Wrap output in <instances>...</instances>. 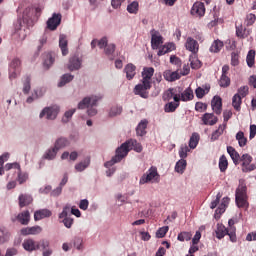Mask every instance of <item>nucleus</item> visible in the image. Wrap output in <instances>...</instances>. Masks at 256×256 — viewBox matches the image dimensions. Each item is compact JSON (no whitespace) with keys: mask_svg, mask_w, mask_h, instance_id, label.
Listing matches in <instances>:
<instances>
[{"mask_svg":"<svg viewBox=\"0 0 256 256\" xmlns=\"http://www.w3.org/2000/svg\"><path fill=\"white\" fill-rule=\"evenodd\" d=\"M134 150L136 153L143 151V146L137 140L130 139L122 143L115 151V156L111 160L104 163V167H113L116 163H121L125 159L126 155H129V151Z\"/></svg>","mask_w":256,"mask_h":256,"instance_id":"f257e3e1","label":"nucleus"},{"mask_svg":"<svg viewBox=\"0 0 256 256\" xmlns=\"http://www.w3.org/2000/svg\"><path fill=\"white\" fill-rule=\"evenodd\" d=\"M235 201L237 207H247V185L243 180L239 181V185L235 192Z\"/></svg>","mask_w":256,"mask_h":256,"instance_id":"f03ea898","label":"nucleus"},{"mask_svg":"<svg viewBox=\"0 0 256 256\" xmlns=\"http://www.w3.org/2000/svg\"><path fill=\"white\" fill-rule=\"evenodd\" d=\"M145 183H159V172H157V167H151L148 171L142 175L139 180L140 185H145Z\"/></svg>","mask_w":256,"mask_h":256,"instance_id":"7ed1b4c3","label":"nucleus"},{"mask_svg":"<svg viewBox=\"0 0 256 256\" xmlns=\"http://www.w3.org/2000/svg\"><path fill=\"white\" fill-rule=\"evenodd\" d=\"M215 233H216L217 239H223L225 235H228L232 243H237V234L235 233V229H233L232 231H229L225 227V225L218 223L216 226Z\"/></svg>","mask_w":256,"mask_h":256,"instance_id":"20e7f679","label":"nucleus"},{"mask_svg":"<svg viewBox=\"0 0 256 256\" xmlns=\"http://www.w3.org/2000/svg\"><path fill=\"white\" fill-rule=\"evenodd\" d=\"M60 108L57 105L48 106L42 109L39 114L40 119L46 117L48 121H55L57 119V115H59Z\"/></svg>","mask_w":256,"mask_h":256,"instance_id":"39448f33","label":"nucleus"},{"mask_svg":"<svg viewBox=\"0 0 256 256\" xmlns=\"http://www.w3.org/2000/svg\"><path fill=\"white\" fill-rule=\"evenodd\" d=\"M99 101H101V96H97V95L86 96L78 103V109H87L89 107H97V103H99Z\"/></svg>","mask_w":256,"mask_h":256,"instance_id":"423d86ee","label":"nucleus"},{"mask_svg":"<svg viewBox=\"0 0 256 256\" xmlns=\"http://www.w3.org/2000/svg\"><path fill=\"white\" fill-rule=\"evenodd\" d=\"M21 75V60L19 58H14L9 64V79H17Z\"/></svg>","mask_w":256,"mask_h":256,"instance_id":"0eeeda50","label":"nucleus"},{"mask_svg":"<svg viewBox=\"0 0 256 256\" xmlns=\"http://www.w3.org/2000/svg\"><path fill=\"white\" fill-rule=\"evenodd\" d=\"M149 89H151V82L142 81V83L135 86L134 94L139 95L142 99H147L149 97V93L147 92Z\"/></svg>","mask_w":256,"mask_h":256,"instance_id":"6e6552de","label":"nucleus"},{"mask_svg":"<svg viewBox=\"0 0 256 256\" xmlns=\"http://www.w3.org/2000/svg\"><path fill=\"white\" fill-rule=\"evenodd\" d=\"M181 87L169 88L163 95L164 101L174 99L175 103H179V95H181Z\"/></svg>","mask_w":256,"mask_h":256,"instance_id":"1a4fd4ad","label":"nucleus"},{"mask_svg":"<svg viewBox=\"0 0 256 256\" xmlns=\"http://www.w3.org/2000/svg\"><path fill=\"white\" fill-rule=\"evenodd\" d=\"M37 249L42 250V256H52L53 249H51V242L48 239H41L36 243Z\"/></svg>","mask_w":256,"mask_h":256,"instance_id":"9d476101","label":"nucleus"},{"mask_svg":"<svg viewBox=\"0 0 256 256\" xmlns=\"http://www.w3.org/2000/svg\"><path fill=\"white\" fill-rule=\"evenodd\" d=\"M83 65V59H81L79 56L74 55L69 58L67 69L70 71H79Z\"/></svg>","mask_w":256,"mask_h":256,"instance_id":"9b49d317","label":"nucleus"},{"mask_svg":"<svg viewBox=\"0 0 256 256\" xmlns=\"http://www.w3.org/2000/svg\"><path fill=\"white\" fill-rule=\"evenodd\" d=\"M61 14L54 13L47 21V27L50 31H55L61 25Z\"/></svg>","mask_w":256,"mask_h":256,"instance_id":"f8f14e48","label":"nucleus"},{"mask_svg":"<svg viewBox=\"0 0 256 256\" xmlns=\"http://www.w3.org/2000/svg\"><path fill=\"white\" fill-rule=\"evenodd\" d=\"M185 47L187 51L192 53V55H197V53H199V42L191 37L186 39Z\"/></svg>","mask_w":256,"mask_h":256,"instance_id":"ddd939ff","label":"nucleus"},{"mask_svg":"<svg viewBox=\"0 0 256 256\" xmlns=\"http://www.w3.org/2000/svg\"><path fill=\"white\" fill-rule=\"evenodd\" d=\"M31 219V214H29V210H26L17 216H14L11 218L12 223H15V221H19L21 225H29V221Z\"/></svg>","mask_w":256,"mask_h":256,"instance_id":"4468645a","label":"nucleus"},{"mask_svg":"<svg viewBox=\"0 0 256 256\" xmlns=\"http://www.w3.org/2000/svg\"><path fill=\"white\" fill-rule=\"evenodd\" d=\"M191 15L194 17H203L205 15V4L203 2H196L191 8Z\"/></svg>","mask_w":256,"mask_h":256,"instance_id":"2eb2a0df","label":"nucleus"},{"mask_svg":"<svg viewBox=\"0 0 256 256\" xmlns=\"http://www.w3.org/2000/svg\"><path fill=\"white\" fill-rule=\"evenodd\" d=\"M69 42L67 41V36L65 34H60L59 36V48L63 57L69 55Z\"/></svg>","mask_w":256,"mask_h":256,"instance_id":"dca6fc26","label":"nucleus"},{"mask_svg":"<svg viewBox=\"0 0 256 256\" xmlns=\"http://www.w3.org/2000/svg\"><path fill=\"white\" fill-rule=\"evenodd\" d=\"M195 98V94H193V89L191 87L186 88L183 91V88H181V93L179 94V101H193Z\"/></svg>","mask_w":256,"mask_h":256,"instance_id":"f3484780","label":"nucleus"},{"mask_svg":"<svg viewBox=\"0 0 256 256\" xmlns=\"http://www.w3.org/2000/svg\"><path fill=\"white\" fill-rule=\"evenodd\" d=\"M58 153L59 151L54 146H51L45 150L44 154L42 155V159H45L46 161H55Z\"/></svg>","mask_w":256,"mask_h":256,"instance_id":"a211bd4d","label":"nucleus"},{"mask_svg":"<svg viewBox=\"0 0 256 256\" xmlns=\"http://www.w3.org/2000/svg\"><path fill=\"white\" fill-rule=\"evenodd\" d=\"M212 111L216 113V115H221V111L223 109V102L219 96H214L211 101Z\"/></svg>","mask_w":256,"mask_h":256,"instance_id":"6ab92c4d","label":"nucleus"},{"mask_svg":"<svg viewBox=\"0 0 256 256\" xmlns=\"http://www.w3.org/2000/svg\"><path fill=\"white\" fill-rule=\"evenodd\" d=\"M147 125H149V121H147V119H143L138 123L136 127V135L138 137H145V135H147Z\"/></svg>","mask_w":256,"mask_h":256,"instance_id":"aec40b11","label":"nucleus"},{"mask_svg":"<svg viewBox=\"0 0 256 256\" xmlns=\"http://www.w3.org/2000/svg\"><path fill=\"white\" fill-rule=\"evenodd\" d=\"M160 45H163V36L158 31H155L151 37V47L155 50L159 49Z\"/></svg>","mask_w":256,"mask_h":256,"instance_id":"412c9836","label":"nucleus"},{"mask_svg":"<svg viewBox=\"0 0 256 256\" xmlns=\"http://www.w3.org/2000/svg\"><path fill=\"white\" fill-rule=\"evenodd\" d=\"M202 121L204 125H217V121H219V118H217V116H215V114L213 113H205L202 116Z\"/></svg>","mask_w":256,"mask_h":256,"instance_id":"4be33fe9","label":"nucleus"},{"mask_svg":"<svg viewBox=\"0 0 256 256\" xmlns=\"http://www.w3.org/2000/svg\"><path fill=\"white\" fill-rule=\"evenodd\" d=\"M53 213L49 209H41L37 210L34 213V221H41V219H46L47 217H51Z\"/></svg>","mask_w":256,"mask_h":256,"instance_id":"5701e85b","label":"nucleus"},{"mask_svg":"<svg viewBox=\"0 0 256 256\" xmlns=\"http://www.w3.org/2000/svg\"><path fill=\"white\" fill-rule=\"evenodd\" d=\"M69 145V139L66 137H60L55 140L53 147L58 151H61V149H65V147H69Z\"/></svg>","mask_w":256,"mask_h":256,"instance_id":"b1692460","label":"nucleus"},{"mask_svg":"<svg viewBox=\"0 0 256 256\" xmlns=\"http://www.w3.org/2000/svg\"><path fill=\"white\" fill-rule=\"evenodd\" d=\"M155 73V69L153 67H144L142 71V81L146 83H151V78Z\"/></svg>","mask_w":256,"mask_h":256,"instance_id":"393cba45","label":"nucleus"},{"mask_svg":"<svg viewBox=\"0 0 256 256\" xmlns=\"http://www.w3.org/2000/svg\"><path fill=\"white\" fill-rule=\"evenodd\" d=\"M22 247L25 251H28L29 253L33 251H37V242L33 239H26L22 243Z\"/></svg>","mask_w":256,"mask_h":256,"instance_id":"a878e982","label":"nucleus"},{"mask_svg":"<svg viewBox=\"0 0 256 256\" xmlns=\"http://www.w3.org/2000/svg\"><path fill=\"white\" fill-rule=\"evenodd\" d=\"M137 67L133 64H127L124 68V72L126 73V78L131 81L135 75H137Z\"/></svg>","mask_w":256,"mask_h":256,"instance_id":"bb28decb","label":"nucleus"},{"mask_svg":"<svg viewBox=\"0 0 256 256\" xmlns=\"http://www.w3.org/2000/svg\"><path fill=\"white\" fill-rule=\"evenodd\" d=\"M90 165H91V158L86 157L83 161L75 165V170L78 171V173H83V171H85V169H87Z\"/></svg>","mask_w":256,"mask_h":256,"instance_id":"cd10ccee","label":"nucleus"},{"mask_svg":"<svg viewBox=\"0 0 256 256\" xmlns=\"http://www.w3.org/2000/svg\"><path fill=\"white\" fill-rule=\"evenodd\" d=\"M163 77L166 81H177V79H181V74L178 72H172L171 70H166L163 73Z\"/></svg>","mask_w":256,"mask_h":256,"instance_id":"c85d7f7f","label":"nucleus"},{"mask_svg":"<svg viewBox=\"0 0 256 256\" xmlns=\"http://www.w3.org/2000/svg\"><path fill=\"white\" fill-rule=\"evenodd\" d=\"M14 37H18L20 41H24V39L27 37V34H25V29L21 27V22H17L15 25Z\"/></svg>","mask_w":256,"mask_h":256,"instance_id":"c756f323","label":"nucleus"},{"mask_svg":"<svg viewBox=\"0 0 256 256\" xmlns=\"http://www.w3.org/2000/svg\"><path fill=\"white\" fill-rule=\"evenodd\" d=\"M227 153L230 155L234 165H237L239 163V160L241 159L239 152H237V150H235L233 146H227Z\"/></svg>","mask_w":256,"mask_h":256,"instance_id":"7c9ffc66","label":"nucleus"},{"mask_svg":"<svg viewBox=\"0 0 256 256\" xmlns=\"http://www.w3.org/2000/svg\"><path fill=\"white\" fill-rule=\"evenodd\" d=\"M123 113V106L121 105H113L108 110V116L113 117H119Z\"/></svg>","mask_w":256,"mask_h":256,"instance_id":"2f4dec72","label":"nucleus"},{"mask_svg":"<svg viewBox=\"0 0 256 256\" xmlns=\"http://www.w3.org/2000/svg\"><path fill=\"white\" fill-rule=\"evenodd\" d=\"M75 79V76L70 73L63 74L58 82V87H65L67 83H71Z\"/></svg>","mask_w":256,"mask_h":256,"instance_id":"473e14b6","label":"nucleus"},{"mask_svg":"<svg viewBox=\"0 0 256 256\" xmlns=\"http://www.w3.org/2000/svg\"><path fill=\"white\" fill-rule=\"evenodd\" d=\"M31 203H33V197H31V195H27V194L23 195V194H21L19 196V206L21 208L27 207V205H31Z\"/></svg>","mask_w":256,"mask_h":256,"instance_id":"72a5a7b5","label":"nucleus"},{"mask_svg":"<svg viewBox=\"0 0 256 256\" xmlns=\"http://www.w3.org/2000/svg\"><path fill=\"white\" fill-rule=\"evenodd\" d=\"M225 129H227V124L223 123L221 124L217 130H215L212 135L210 140L211 141H217V139H219V137H221V134L225 131Z\"/></svg>","mask_w":256,"mask_h":256,"instance_id":"f704fd0d","label":"nucleus"},{"mask_svg":"<svg viewBox=\"0 0 256 256\" xmlns=\"http://www.w3.org/2000/svg\"><path fill=\"white\" fill-rule=\"evenodd\" d=\"M185 169H187V160L181 158L178 162H176L175 171L176 173L183 175V173H185Z\"/></svg>","mask_w":256,"mask_h":256,"instance_id":"c9c22d12","label":"nucleus"},{"mask_svg":"<svg viewBox=\"0 0 256 256\" xmlns=\"http://www.w3.org/2000/svg\"><path fill=\"white\" fill-rule=\"evenodd\" d=\"M227 205H229V197H224L221 204L215 211V217H217V215H223V212L227 209Z\"/></svg>","mask_w":256,"mask_h":256,"instance_id":"e433bc0d","label":"nucleus"},{"mask_svg":"<svg viewBox=\"0 0 256 256\" xmlns=\"http://www.w3.org/2000/svg\"><path fill=\"white\" fill-rule=\"evenodd\" d=\"M241 103H243V98L239 94H234L232 97V106L235 111H241Z\"/></svg>","mask_w":256,"mask_h":256,"instance_id":"4c0bfd02","label":"nucleus"},{"mask_svg":"<svg viewBox=\"0 0 256 256\" xmlns=\"http://www.w3.org/2000/svg\"><path fill=\"white\" fill-rule=\"evenodd\" d=\"M199 139H200L199 133L197 132L192 133L189 140V148L196 149L197 145H199Z\"/></svg>","mask_w":256,"mask_h":256,"instance_id":"58836bf2","label":"nucleus"},{"mask_svg":"<svg viewBox=\"0 0 256 256\" xmlns=\"http://www.w3.org/2000/svg\"><path fill=\"white\" fill-rule=\"evenodd\" d=\"M10 237L11 233H9V230H7V228H0V245H3V243H7Z\"/></svg>","mask_w":256,"mask_h":256,"instance_id":"ea45409f","label":"nucleus"},{"mask_svg":"<svg viewBox=\"0 0 256 256\" xmlns=\"http://www.w3.org/2000/svg\"><path fill=\"white\" fill-rule=\"evenodd\" d=\"M76 111V108H71L67 110L62 117V123H69V121L73 119V115H75Z\"/></svg>","mask_w":256,"mask_h":256,"instance_id":"a19ab883","label":"nucleus"},{"mask_svg":"<svg viewBox=\"0 0 256 256\" xmlns=\"http://www.w3.org/2000/svg\"><path fill=\"white\" fill-rule=\"evenodd\" d=\"M127 11L128 13H131L132 15H137L139 11V2L138 1H133L127 6Z\"/></svg>","mask_w":256,"mask_h":256,"instance_id":"79ce46f5","label":"nucleus"},{"mask_svg":"<svg viewBox=\"0 0 256 256\" xmlns=\"http://www.w3.org/2000/svg\"><path fill=\"white\" fill-rule=\"evenodd\" d=\"M236 141H238L239 147H245V145H247V138L245 137V133H243V131H239L236 134Z\"/></svg>","mask_w":256,"mask_h":256,"instance_id":"37998d69","label":"nucleus"},{"mask_svg":"<svg viewBox=\"0 0 256 256\" xmlns=\"http://www.w3.org/2000/svg\"><path fill=\"white\" fill-rule=\"evenodd\" d=\"M30 91H31V77L25 76L23 81V94L28 95Z\"/></svg>","mask_w":256,"mask_h":256,"instance_id":"c03bdc74","label":"nucleus"},{"mask_svg":"<svg viewBox=\"0 0 256 256\" xmlns=\"http://www.w3.org/2000/svg\"><path fill=\"white\" fill-rule=\"evenodd\" d=\"M227 167H229V162L227 161V157H225V155H222L219 159V169L221 173H225V171H227Z\"/></svg>","mask_w":256,"mask_h":256,"instance_id":"a18cd8bd","label":"nucleus"},{"mask_svg":"<svg viewBox=\"0 0 256 256\" xmlns=\"http://www.w3.org/2000/svg\"><path fill=\"white\" fill-rule=\"evenodd\" d=\"M222 47H223V42L221 40H215L210 47V52L219 53Z\"/></svg>","mask_w":256,"mask_h":256,"instance_id":"49530a36","label":"nucleus"},{"mask_svg":"<svg viewBox=\"0 0 256 256\" xmlns=\"http://www.w3.org/2000/svg\"><path fill=\"white\" fill-rule=\"evenodd\" d=\"M191 151V148L187 146V144H182L179 149V157L180 159H187V154Z\"/></svg>","mask_w":256,"mask_h":256,"instance_id":"de8ad7c7","label":"nucleus"},{"mask_svg":"<svg viewBox=\"0 0 256 256\" xmlns=\"http://www.w3.org/2000/svg\"><path fill=\"white\" fill-rule=\"evenodd\" d=\"M177 107H179V102H169L165 105L164 111L165 113H174V111L177 110Z\"/></svg>","mask_w":256,"mask_h":256,"instance_id":"09e8293b","label":"nucleus"},{"mask_svg":"<svg viewBox=\"0 0 256 256\" xmlns=\"http://www.w3.org/2000/svg\"><path fill=\"white\" fill-rule=\"evenodd\" d=\"M189 61L192 69H201V61L194 54L190 56Z\"/></svg>","mask_w":256,"mask_h":256,"instance_id":"8fccbe9b","label":"nucleus"},{"mask_svg":"<svg viewBox=\"0 0 256 256\" xmlns=\"http://www.w3.org/2000/svg\"><path fill=\"white\" fill-rule=\"evenodd\" d=\"M219 85L220 87H223L224 89L229 87L231 85V78L227 75H221L220 80H219Z\"/></svg>","mask_w":256,"mask_h":256,"instance_id":"3c124183","label":"nucleus"},{"mask_svg":"<svg viewBox=\"0 0 256 256\" xmlns=\"http://www.w3.org/2000/svg\"><path fill=\"white\" fill-rule=\"evenodd\" d=\"M116 48L117 46L113 43L106 45V47L104 48L105 55H107V57H113V53H115Z\"/></svg>","mask_w":256,"mask_h":256,"instance_id":"603ef678","label":"nucleus"},{"mask_svg":"<svg viewBox=\"0 0 256 256\" xmlns=\"http://www.w3.org/2000/svg\"><path fill=\"white\" fill-rule=\"evenodd\" d=\"M53 63H55V57L51 54H47L44 60V67L45 69H49L53 66Z\"/></svg>","mask_w":256,"mask_h":256,"instance_id":"864d4df0","label":"nucleus"},{"mask_svg":"<svg viewBox=\"0 0 256 256\" xmlns=\"http://www.w3.org/2000/svg\"><path fill=\"white\" fill-rule=\"evenodd\" d=\"M246 62L248 67H253L255 65V51L250 50L246 57Z\"/></svg>","mask_w":256,"mask_h":256,"instance_id":"5fc2aeb1","label":"nucleus"},{"mask_svg":"<svg viewBox=\"0 0 256 256\" xmlns=\"http://www.w3.org/2000/svg\"><path fill=\"white\" fill-rule=\"evenodd\" d=\"M239 161H242V168L247 166V165H251V162L253 161V157L249 154H243L241 157H240V160Z\"/></svg>","mask_w":256,"mask_h":256,"instance_id":"6e6d98bb","label":"nucleus"},{"mask_svg":"<svg viewBox=\"0 0 256 256\" xmlns=\"http://www.w3.org/2000/svg\"><path fill=\"white\" fill-rule=\"evenodd\" d=\"M71 205L67 204L63 207L62 212L59 214V219H63L64 217H71Z\"/></svg>","mask_w":256,"mask_h":256,"instance_id":"4d7b16f0","label":"nucleus"},{"mask_svg":"<svg viewBox=\"0 0 256 256\" xmlns=\"http://www.w3.org/2000/svg\"><path fill=\"white\" fill-rule=\"evenodd\" d=\"M193 234L191 232H181L178 234V241H191Z\"/></svg>","mask_w":256,"mask_h":256,"instance_id":"13d9d810","label":"nucleus"},{"mask_svg":"<svg viewBox=\"0 0 256 256\" xmlns=\"http://www.w3.org/2000/svg\"><path fill=\"white\" fill-rule=\"evenodd\" d=\"M209 89H211V88L206 87V91H205V89H203L202 87L196 88L195 93H196L197 99H203V97H205V94L209 93Z\"/></svg>","mask_w":256,"mask_h":256,"instance_id":"bf43d9fd","label":"nucleus"},{"mask_svg":"<svg viewBox=\"0 0 256 256\" xmlns=\"http://www.w3.org/2000/svg\"><path fill=\"white\" fill-rule=\"evenodd\" d=\"M236 95H239L242 99L249 95V86H242L238 88Z\"/></svg>","mask_w":256,"mask_h":256,"instance_id":"052dcab7","label":"nucleus"},{"mask_svg":"<svg viewBox=\"0 0 256 256\" xmlns=\"http://www.w3.org/2000/svg\"><path fill=\"white\" fill-rule=\"evenodd\" d=\"M167 231H169V226H164V227L159 228L156 232V237L158 239H163V237H165V235H167Z\"/></svg>","mask_w":256,"mask_h":256,"instance_id":"680f3d73","label":"nucleus"},{"mask_svg":"<svg viewBox=\"0 0 256 256\" xmlns=\"http://www.w3.org/2000/svg\"><path fill=\"white\" fill-rule=\"evenodd\" d=\"M30 11L32 13H35L36 17H39V15H41V8L40 7H36V8H28L24 11L23 13V19H27V17H25V15H27L28 13H30Z\"/></svg>","mask_w":256,"mask_h":256,"instance_id":"e2e57ef3","label":"nucleus"},{"mask_svg":"<svg viewBox=\"0 0 256 256\" xmlns=\"http://www.w3.org/2000/svg\"><path fill=\"white\" fill-rule=\"evenodd\" d=\"M62 219V223L66 227V229H71V227H73L74 220L71 216H67Z\"/></svg>","mask_w":256,"mask_h":256,"instance_id":"0e129e2a","label":"nucleus"},{"mask_svg":"<svg viewBox=\"0 0 256 256\" xmlns=\"http://www.w3.org/2000/svg\"><path fill=\"white\" fill-rule=\"evenodd\" d=\"M73 246L78 250L81 251L83 249V239L76 237L73 239Z\"/></svg>","mask_w":256,"mask_h":256,"instance_id":"69168bd1","label":"nucleus"},{"mask_svg":"<svg viewBox=\"0 0 256 256\" xmlns=\"http://www.w3.org/2000/svg\"><path fill=\"white\" fill-rule=\"evenodd\" d=\"M256 21V16L253 13H250L246 16V20L245 23L247 25V27H251V25H253Z\"/></svg>","mask_w":256,"mask_h":256,"instance_id":"338daca9","label":"nucleus"},{"mask_svg":"<svg viewBox=\"0 0 256 256\" xmlns=\"http://www.w3.org/2000/svg\"><path fill=\"white\" fill-rule=\"evenodd\" d=\"M109 45V40L107 37H102L100 40H98V47L99 49H105Z\"/></svg>","mask_w":256,"mask_h":256,"instance_id":"774afa93","label":"nucleus"}]
</instances>
